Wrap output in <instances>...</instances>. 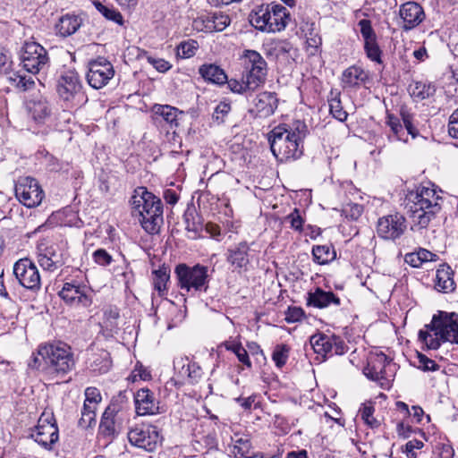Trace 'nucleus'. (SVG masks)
I'll use <instances>...</instances> for the list:
<instances>
[{
    "mask_svg": "<svg viewBox=\"0 0 458 458\" xmlns=\"http://www.w3.org/2000/svg\"><path fill=\"white\" fill-rule=\"evenodd\" d=\"M399 16L402 20L403 30H411L419 26L425 19L422 6L415 2H407L399 8Z\"/></svg>",
    "mask_w": 458,
    "mask_h": 458,
    "instance_id": "nucleus-20",
    "label": "nucleus"
},
{
    "mask_svg": "<svg viewBox=\"0 0 458 458\" xmlns=\"http://www.w3.org/2000/svg\"><path fill=\"white\" fill-rule=\"evenodd\" d=\"M340 299L332 292H327L318 287L314 292L309 293L307 304L318 309H323L331 305L339 306Z\"/></svg>",
    "mask_w": 458,
    "mask_h": 458,
    "instance_id": "nucleus-26",
    "label": "nucleus"
},
{
    "mask_svg": "<svg viewBox=\"0 0 458 458\" xmlns=\"http://www.w3.org/2000/svg\"><path fill=\"white\" fill-rule=\"evenodd\" d=\"M364 50L367 55V57L373 62L377 64H381V54L382 51L377 44V39L369 40L364 42Z\"/></svg>",
    "mask_w": 458,
    "mask_h": 458,
    "instance_id": "nucleus-45",
    "label": "nucleus"
},
{
    "mask_svg": "<svg viewBox=\"0 0 458 458\" xmlns=\"http://www.w3.org/2000/svg\"><path fill=\"white\" fill-rule=\"evenodd\" d=\"M28 109L32 118L38 123L44 122L52 111L49 102L43 96H38L30 100Z\"/></svg>",
    "mask_w": 458,
    "mask_h": 458,
    "instance_id": "nucleus-28",
    "label": "nucleus"
},
{
    "mask_svg": "<svg viewBox=\"0 0 458 458\" xmlns=\"http://www.w3.org/2000/svg\"><path fill=\"white\" fill-rule=\"evenodd\" d=\"M406 227L405 217L399 213H395L378 219L377 233L383 239L394 241L403 234Z\"/></svg>",
    "mask_w": 458,
    "mask_h": 458,
    "instance_id": "nucleus-18",
    "label": "nucleus"
},
{
    "mask_svg": "<svg viewBox=\"0 0 458 458\" xmlns=\"http://www.w3.org/2000/svg\"><path fill=\"white\" fill-rule=\"evenodd\" d=\"M17 199L27 208H36L41 204L45 193L38 182L32 177L20 178L15 184Z\"/></svg>",
    "mask_w": 458,
    "mask_h": 458,
    "instance_id": "nucleus-10",
    "label": "nucleus"
},
{
    "mask_svg": "<svg viewBox=\"0 0 458 458\" xmlns=\"http://www.w3.org/2000/svg\"><path fill=\"white\" fill-rule=\"evenodd\" d=\"M252 448L250 437L249 435L234 433L231 437L229 449L234 458H244L249 454Z\"/></svg>",
    "mask_w": 458,
    "mask_h": 458,
    "instance_id": "nucleus-29",
    "label": "nucleus"
},
{
    "mask_svg": "<svg viewBox=\"0 0 458 458\" xmlns=\"http://www.w3.org/2000/svg\"><path fill=\"white\" fill-rule=\"evenodd\" d=\"M177 286L186 293H206L208 288V267L200 264L189 266L185 263L178 264L174 268Z\"/></svg>",
    "mask_w": 458,
    "mask_h": 458,
    "instance_id": "nucleus-7",
    "label": "nucleus"
},
{
    "mask_svg": "<svg viewBox=\"0 0 458 458\" xmlns=\"http://www.w3.org/2000/svg\"><path fill=\"white\" fill-rule=\"evenodd\" d=\"M150 377V373L141 364H137L130 376L132 381H136L138 378L148 380Z\"/></svg>",
    "mask_w": 458,
    "mask_h": 458,
    "instance_id": "nucleus-60",
    "label": "nucleus"
},
{
    "mask_svg": "<svg viewBox=\"0 0 458 458\" xmlns=\"http://www.w3.org/2000/svg\"><path fill=\"white\" fill-rule=\"evenodd\" d=\"M13 274L19 283L31 291H38L41 286L38 269L29 259H21L13 266Z\"/></svg>",
    "mask_w": 458,
    "mask_h": 458,
    "instance_id": "nucleus-17",
    "label": "nucleus"
},
{
    "mask_svg": "<svg viewBox=\"0 0 458 458\" xmlns=\"http://www.w3.org/2000/svg\"><path fill=\"white\" fill-rule=\"evenodd\" d=\"M82 25L81 16L74 13L62 15L55 26L56 35L66 38L74 34Z\"/></svg>",
    "mask_w": 458,
    "mask_h": 458,
    "instance_id": "nucleus-27",
    "label": "nucleus"
},
{
    "mask_svg": "<svg viewBox=\"0 0 458 458\" xmlns=\"http://www.w3.org/2000/svg\"><path fill=\"white\" fill-rule=\"evenodd\" d=\"M255 111L259 117H267L272 115L278 106V99L275 93L261 92L255 100Z\"/></svg>",
    "mask_w": 458,
    "mask_h": 458,
    "instance_id": "nucleus-25",
    "label": "nucleus"
},
{
    "mask_svg": "<svg viewBox=\"0 0 458 458\" xmlns=\"http://www.w3.org/2000/svg\"><path fill=\"white\" fill-rule=\"evenodd\" d=\"M419 368L424 371H437L439 369V365L435 360L428 358L424 354H419Z\"/></svg>",
    "mask_w": 458,
    "mask_h": 458,
    "instance_id": "nucleus-57",
    "label": "nucleus"
},
{
    "mask_svg": "<svg viewBox=\"0 0 458 458\" xmlns=\"http://www.w3.org/2000/svg\"><path fill=\"white\" fill-rule=\"evenodd\" d=\"M92 256L94 261L99 266H107L113 260L112 256L104 249H98Z\"/></svg>",
    "mask_w": 458,
    "mask_h": 458,
    "instance_id": "nucleus-56",
    "label": "nucleus"
},
{
    "mask_svg": "<svg viewBox=\"0 0 458 458\" xmlns=\"http://www.w3.org/2000/svg\"><path fill=\"white\" fill-rule=\"evenodd\" d=\"M448 132L453 138L458 139V108L453 112L449 118Z\"/></svg>",
    "mask_w": 458,
    "mask_h": 458,
    "instance_id": "nucleus-62",
    "label": "nucleus"
},
{
    "mask_svg": "<svg viewBox=\"0 0 458 458\" xmlns=\"http://www.w3.org/2000/svg\"><path fill=\"white\" fill-rule=\"evenodd\" d=\"M136 412L140 416L158 413L159 406L154 394L148 388H141L134 395Z\"/></svg>",
    "mask_w": 458,
    "mask_h": 458,
    "instance_id": "nucleus-22",
    "label": "nucleus"
},
{
    "mask_svg": "<svg viewBox=\"0 0 458 458\" xmlns=\"http://www.w3.org/2000/svg\"><path fill=\"white\" fill-rule=\"evenodd\" d=\"M75 365L71 347L63 342H49L41 344L37 350L30 366L32 369L44 371L49 376H64Z\"/></svg>",
    "mask_w": 458,
    "mask_h": 458,
    "instance_id": "nucleus-1",
    "label": "nucleus"
},
{
    "mask_svg": "<svg viewBox=\"0 0 458 458\" xmlns=\"http://www.w3.org/2000/svg\"><path fill=\"white\" fill-rule=\"evenodd\" d=\"M267 46H271V49L275 51L276 56L288 54L292 49V45L284 40L271 41L267 43Z\"/></svg>",
    "mask_w": 458,
    "mask_h": 458,
    "instance_id": "nucleus-55",
    "label": "nucleus"
},
{
    "mask_svg": "<svg viewBox=\"0 0 458 458\" xmlns=\"http://www.w3.org/2000/svg\"><path fill=\"white\" fill-rule=\"evenodd\" d=\"M410 94L416 100H424L433 96L436 92V88L430 83L422 81H416L410 86Z\"/></svg>",
    "mask_w": 458,
    "mask_h": 458,
    "instance_id": "nucleus-36",
    "label": "nucleus"
},
{
    "mask_svg": "<svg viewBox=\"0 0 458 458\" xmlns=\"http://www.w3.org/2000/svg\"><path fill=\"white\" fill-rule=\"evenodd\" d=\"M440 199L434 185H419L408 192L406 208L412 223L411 229H424L428 226L441 210Z\"/></svg>",
    "mask_w": 458,
    "mask_h": 458,
    "instance_id": "nucleus-2",
    "label": "nucleus"
},
{
    "mask_svg": "<svg viewBox=\"0 0 458 458\" xmlns=\"http://www.w3.org/2000/svg\"><path fill=\"white\" fill-rule=\"evenodd\" d=\"M391 360L382 352H371L368 358L367 366L364 368V375L371 380L377 381L382 387H387V367Z\"/></svg>",
    "mask_w": 458,
    "mask_h": 458,
    "instance_id": "nucleus-16",
    "label": "nucleus"
},
{
    "mask_svg": "<svg viewBox=\"0 0 458 458\" xmlns=\"http://www.w3.org/2000/svg\"><path fill=\"white\" fill-rule=\"evenodd\" d=\"M199 47V45L195 39L183 40L176 47V55L183 59L191 58L196 55Z\"/></svg>",
    "mask_w": 458,
    "mask_h": 458,
    "instance_id": "nucleus-40",
    "label": "nucleus"
},
{
    "mask_svg": "<svg viewBox=\"0 0 458 458\" xmlns=\"http://www.w3.org/2000/svg\"><path fill=\"white\" fill-rule=\"evenodd\" d=\"M148 61L149 64H151L155 67V69H157L160 72H165L172 67L170 63L165 59H161V58L157 59L154 57H148Z\"/></svg>",
    "mask_w": 458,
    "mask_h": 458,
    "instance_id": "nucleus-64",
    "label": "nucleus"
},
{
    "mask_svg": "<svg viewBox=\"0 0 458 458\" xmlns=\"http://www.w3.org/2000/svg\"><path fill=\"white\" fill-rule=\"evenodd\" d=\"M178 109L168 105H156L154 113L170 125L177 126Z\"/></svg>",
    "mask_w": 458,
    "mask_h": 458,
    "instance_id": "nucleus-38",
    "label": "nucleus"
},
{
    "mask_svg": "<svg viewBox=\"0 0 458 458\" xmlns=\"http://www.w3.org/2000/svg\"><path fill=\"white\" fill-rule=\"evenodd\" d=\"M131 212L139 217L142 228L148 233H158L163 224V204L159 198L145 187L134 190L130 200Z\"/></svg>",
    "mask_w": 458,
    "mask_h": 458,
    "instance_id": "nucleus-4",
    "label": "nucleus"
},
{
    "mask_svg": "<svg viewBox=\"0 0 458 458\" xmlns=\"http://www.w3.org/2000/svg\"><path fill=\"white\" fill-rule=\"evenodd\" d=\"M453 276L454 273L451 267L446 264L441 265L437 270L436 289L444 293L453 292L455 288V283Z\"/></svg>",
    "mask_w": 458,
    "mask_h": 458,
    "instance_id": "nucleus-30",
    "label": "nucleus"
},
{
    "mask_svg": "<svg viewBox=\"0 0 458 458\" xmlns=\"http://www.w3.org/2000/svg\"><path fill=\"white\" fill-rule=\"evenodd\" d=\"M185 228L188 232H192L197 234L202 229V223L200 217L194 212H187L184 215Z\"/></svg>",
    "mask_w": 458,
    "mask_h": 458,
    "instance_id": "nucleus-47",
    "label": "nucleus"
},
{
    "mask_svg": "<svg viewBox=\"0 0 458 458\" xmlns=\"http://www.w3.org/2000/svg\"><path fill=\"white\" fill-rule=\"evenodd\" d=\"M369 76L365 71L358 66L347 68L342 76V82L345 87H355L368 80Z\"/></svg>",
    "mask_w": 458,
    "mask_h": 458,
    "instance_id": "nucleus-34",
    "label": "nucleus"
},
{
    "mask_svg": "<svg viewBox=\"0 0 458 458\" xmlns=\"http://www.w3.org/2000/svg\"><path fill=\"white\" fill-rule=\"evenodd\" d=\"M38 262H39V265L46 270H48V271H54L55 270L58 266L60 265L59 263L56 262V260L54 259H49L48 256L47 257L46 255H43V254H39V257H38Z\"/></svg>",
    "mask_w": 458,
    "mask_h": 458,
    "instance_id": "nucleus-63",
    "label": "nucleus"
},
{
    "mask_svg": "<svg viewBox=\"0 0 458 458\" xmlns=\"http://www.w3.org/2000/svg\"><path fill=\"white\" fill-rule=\"evenodd\" d=\"M289 17L284 5L273 2L256 6L250 13V22L259 30L276 32L285 29Z\"/></svg>",
    "mask_w": 458,
    "mask_h": 458,
    "instance_id": "nucleus-6",
    "label": "nucleus"
},
{
    "mask_svg": "<svg viewBox=\"0 0 458 458\" xmlns=\"http://www.w3.org/2000/svg\"><path fill=\"white\" fill-rule=\"evenodd\" d=\"M112 365L110 354L105 350H101L98 354L93 355L90 358V369L99 374L106 373Z\"/></svg>",
    "mask_w": 458,
    "mask_h": 458,
    "instance_id": "nucleus-35",
    "label": "nucleus"
},
{
    "mask_svg": "<svg viewBox=\"0 0 458 458\" xmlns=\"http://www.w3.org/2000/svg\"><path fill=\"white\" fill-rule=\"evenodd\" d=\"M170 280V268L168 266L163 265L157 269L152 271V282L154 289L160 296L167 292V284Z\"/></svg>",
    "mask_w": 458,
    "mask_h": 458,
    "instance_id": "nucleus-33",
    "label": "nucleus"
},
{
    "mask_svg": "<svg viewBox=\"0 0 458 458\" xmlns=\"http://www.w3.org/2000/svg\"><path fill=\"white\" fill-rule=\"evenodd\" d=\"M243 60L247 82L252 89H258L266 81L267 65L262 55L255 50H244Z\"/></svg>",
    "mask_w": 458,
    "mask_h": 458,
    "instance_id": "nucleus-9",
    "label": "nucleus"
},
{
    "mask_svg": "<svg viewBox=\"0 0 458 458\" xmlns=\"http://www.w3.org/2000/svg\"><path fill=\"white\" fill-rule=\"evenodd\" d=\"M285 220L290 224L293 229L299 232L302 231L304 220L298 208H294L293 211L285 217Z\"/></svg>",
    "mask_w": 458,
    "mask_h": 458,
    "instance_id": "nucleus-52",
    "label": "nucleus"
},
{
    "mask_svg": "<svg viewBox=\"0 0 458 458\" xmlns=\"http://www.w3.org/2000/svg\"><path fill=\"white\" fill-rule=\"evenodd\" d=\"M249 250L250 246L247 242H241L234 247L228 249L226 260L235 269L246 268L250 262Z\"/></svg>",
    "mask_w": 458,
    "mask_h": 458,
    "instance_id": "nucleus-24",
    "label": "nucleus"
},
{
    "mask_svg": "<svg viewBox=\"0 0 458 458\" xmlns=\"http://www.w3.org/2000/svg\"><path fill=\"white\" fill-rule=\"evenodd\" d=\"M97 9L99 13L106 17L107 20L113 21L115 23L122 25L123 22V19L120 12L114 8L107 7L100 3L96 4Z\"/></svg>",
    "mask_w": 458,
    "mask_h": 458,
    "instance_id": "nucleus-48",
    "label": "nucleus"
},
{
    "mask_svg": "<svg viewBox=\"0 0 458 458\" xmlns=\"http://www.w3.org/2000/svg\"><path fill=\"white\" fill-rule=\"evenodd\" d=\"M211 32L223 31L231 22V19L227 14L222 13H215L210 15Z\"/></svg>",
    "mask_w": 458,
    "mask_h": 458,
    "instance_id": "nucleus-43",
    "label": "nucleus"
},
{
    "mask_svg": "<svg viewBox=\"0 0 458 458\" xmlns=\"http://www.w3.org/2000/svg\"><path fill=\"white\" fill-rule=\"evenodd\" d=\"M98 404L84 402L81 411V417L79 420V425L82 428L90 427L91 424L96 422V410Z\"/></svg>",
    "mask_w": 458,
    "mask_h": 458,
    "instance_id": "nucleus-42",
    "label": "nucleus"
},
{
    "mask_svg": "<svg viewBox=\"0 0 458 458\" xmlns=\"http://www.w3.org/2000/svg\"><path fill=\"white\" fill-rule=\"evenodd\" d=\"M361 37L366 41L377 39V35L372 28L371 21L368 19H362L358 22Z\"/></svg>",
    "mask_w": 458,
    "mask_h": 458,
    "instance_id": "nucleus-50",
    "label": "nucleus"
},
{
    "mask_svg": "<svg viewBox=\"0 0 458 458\" xmlns=\"http://www.w3.org/2000/svg\"><path fill=\"white\" fill-rule=\"evenodd\" d=\"M374 407L371 404H363L362 407L359 410V414L361 420L371 428H375L379 427V421L374 418Z\"/></svg>",
    "mask_w": 458,
    "mask_h": 458,
    "instance_id": "nucleus-44",
    "label": "nucleus"
},
{
    "mask_svg": "<svg viewBox=\"0 0 458 458\" xmlns=\"http://www.w3.org/2000/svg\"><path fill=\"white\" fill-rule=\"evenodd\" d=\"M343 212L346 217L352 220H357L361 216L363 208L360 204L351 203L344 208Z\"/></svg>",
    "mask_w": 458,
    "mask_h": 458,
    "instance_id": "nucleus-54",
    "label": "nucleus"
},
{
    "mask_svg": "<svg viewBox=\"0 0 458 458\" xmlns=\"http://www.w3.org/2000/svg\"><path fill=\"white\" fill-rule=\"evenodd\" d=\"M454 317H432L419 331V341L428 350H437L443 343L458 344V322Z\"/></svg>",
    "mask_w": 458,
    "mask_h": 458,
    "instance_id": "nucleus-5",
    "label": "nucleus"
},
{
    "mask_svg": "<svg viewBox=\"0 0 458 458\" xmlns=\"http://www.w3.org/2000/svg\"><path fill=\"white\" fill-rule=\"evenodd\" d=\"M114 76V66L106 58L98 57L89 62L86 79L89 85L93 89H102L107 85Z\"/></svg>",
    "mask_w": 458,
    "mask_h": 458,
    "instance_id": "nucleus-11",
    "label": "nucleus"
},
{
    "mask_svg": "<svg viewBox=\"0 0 458 458\" xmlns=\"http://www.w3.org/2000/svg\"><path fill=\"white\" fill-rule=\"evenodd\" d=\"M59 296L69 305L76 308H88L92 299L84 290L73 284L65 283L59 293Z\"/></svg>",
    "mask_w": 458,
    "mask_h": 458,
    "instance_id": "nucleus-21",
    "label": "nucleus"
},
{
    "mask_svg": "<svg viewBox=\"0 0 458 458\" xmlns=\"http://www.w3.org/2000/svg\"><path fill=\"white\" fill-rule=\"evenodd\" d=\"M101 394L98 388L96 387H88L85 390V401L89 403L98 404L101 401Z\"/></svg>",
    "mask_w": 458,
    "mask_h": 458,
    "instance_id": "nucleus-61",
    "label": "nucleus"
},
{
    "mask_svg": "<svg viewBox=\"0 0 458 458\" xmlns=\"http://www.w3.org/2000/svg\"><path fill=\"white\" fill-rule=\"evenodd\" d=\"M330 96L331 97L328 98L330 114L333 115V117L340 122L345 121L347 119L348 114L343 108L340 99V93L331 91Z\"/></svg>",
    "mask_w": 458,
    "mask_h": 458,
    "instance_id": "nucleus-37",
    "label": "nucleus"
},
{
    "mask_svg": "<svg viewBox=\"0 0 458 458\" xmlns=\"http://www.w3.org/2000/svg\"><path fill=\"white\" fill-rule=\"evenodd\" d=\"M81 89L79 75L72 72H65L59 79L57 92L64 100L72 99Z\"/></svg>",
    "mask_w": 458,
    "mask_h": 458,
    "instance_id": "nucleus-23",
    "label": "nucleus"
},
{
    "mask_svg": "<svg viewBox=\"0 0 458 458\" xmlns=\"http://www.w3.org/2000/svg\"><path fill=\"white\" fill-rule=\"evenodd\" d=\"M21 59L27 72L37 74L47 65L49 58L47 50L41 45L37 42H26L22 47Z\"/></svg>",
    "mask_w": 458,
    "mask_h": 458,
    "instance_id": "nucleus-12",
    "label": "nucleus"
},
{
    "mask_svg": "<svg viewBox=\"0 0 458 458\" xmlns=\"http://www.w3.org/2000/svg\"><path fill=\"white\" fill-rule=\"evenodd\" d=\"M187 361L188 379L191 383L197 382L202 375L201 368L195 362Z\"/></svg>",
    "mask_w": 458,
    "mask_h": 458,
    "instance_id": "nucleus-59",
    "label": "nucleus"
},
{
    "mask_svg": "<svg viewBox=\"0 0 458 458\" xmlns=\"http://www.w3.org/2000/svg\"><path fill=\"white\" fill-rule=\"evenodd\" d=\"M314 260L320 265L327 264L335 258V251L329 245H318L312 249Z\"/></svg>",
    "mask_w": 458,
    "mask_h": 458,
    "instance_id": "nucleus-41",
    "label": "nucleus"
},
{
    "mask_svg": "<svg viewBox=\"0 0 458 458\" xmlns=\"http://www.w3.org/2000/svg\"><path fill=\"white\" fill-rule=\"evenodd\" d=\"M128 421L127 415L121 410L116 403H111L107 406L102 415L100 421V430L105 436H114L118 434Z\"/></svg>",
    "mask_w": 458,
    "mask_h": 458,
    "instance_id": "nucleus-19",
    "label": "nucleus"
},
{
    "mask_svg": "<svg viewBox=\"0 0 458 458\" xmlns=\"http://www.w3.org/2000/svg\"><path fill=\"white\" fill-rule=\"evenodd\" d=\"M8 80L13 87L21 91L31 89L35 84L31 76L21 75L19 72H11Z\"/></svg>",
    "mask_w": 458,
    "mask_h": 458,
    "instance_id": "nucleus-39",
    "label": "nucleus"
},
{
    "mask_svg": "<svg viewBox=\"0 0 458 458\" xmlns=\"http://www.w3.org/2000/svg\"><path fill=\"white\" fill-rule=\"evenodd\" d=\"M438 259V256L426 249L420 248L417 251L407 253L404 260L413 267H420L424 263L434 262Z\"/></svg>",
    "mask_w": 458,
    "mask_h": 458,
    "instance_id": "nucleus-32",
    "label": "nucleus"
},
{
    "mask_svg": "<svg viewBox=\"0 0 458 458\" xmlns=\"http://www.w3.org/2000/svg\"><path fill=\"white\" fill-rule=\"evenodd\" d=\"M31 438L46 449H51L59 439V431L54 412L50 410H45L38 424L31 430Z\"/></svg>",
    "mask_w": 458,
    "mask_h": 458,
    "instance_id": "nucleus-8",
    "label": "nucleus"
},
{
    "mask_svg": "<svg viewBox=\"0 0 458 458\" xmlns=\"http://www.w3.org/2000/svg\"><path fill=\"white\" fill-rule=\"evenodd\" d=\"M229 89L234 92V93H243L248 90L254 91L257 89H252L247 82V77L243 75L242 81H239L237 80L231 79L229 81H226Z\"/></svg>",
    "mask_w": 458,
    "mask_h": 458,
    "instance_id": "nucleus-51",
    "label": "nucleus"
},
{
    "mask_svg": "<svg viewBox=\"0 0 458 458\" xmlns=\"http://www.w3.org/2000/svg\"><path fill=\"white\" fill-rule=\"evenodd\" d=\"M310 343L314 352L322 357L327 355H343L348 351V345L345 342L336 335H313L310 339Z\"/></svg>",
    "mask_w": 458,
    "mask_h": 458,
    "instance_id": "nucleus-13",
    "label": "nucleus"
},
{
    "mask_svg": "<svg viewBox=\"0 0 458 458\" xmlns=\"http://www.w3.org/2000/svg\"><path fill=\"white\" fill-rule=\"evenodd\" d=\"M199 73L205 81L212 83L224 84L227 81L225 71L213 64L201 65L199 68Z\"/></svg>",
    "mask_w": 458,
    "mask_h": 458,
    "instance_id": "nucleus-31",
    "label": "nucleus"
},
{
    "mask_svg": "<svg viewBox=\"0 0 458 458\" xmlns=\"http://www.w3.org/2000/svg\"><path fill=\"white\" fill-rule=\"evenodd\" d=\"M210 15H201L197 17L192 21L194 30L202 32H211Z\"/></svg>",
    "mask_w": 458,
    "mask_h": 458,
    "instance_id": "nucleus-53",
    "label": "nucleus"
},
{
    "mask_svg": "<svg viewBox=\"0 0 458 458\" xmlns=\"http://www.w3.org/2000/svg\"><path fill=\"white\" fill-rule=\"evenodd\" d=\"M225 345L227 350H230L235 353L239 361L248 367L251 366V362L250 360L247 351L240 344H225Z\"/></svg>",
    "mask_w": 458,
    "mask_h": 458,
    "instance_id": "nucleus-49",
    "label": "nucleus"
},
{
    "mask_svg": "<svg viewBox=\"0 0 458 458\" xmlns=\"http://www.w3.org/2000/svg\"><path fill=\"white\" fill-rule=\"evenodd\" d=\"M290 348L286 344L276 345L272 353V360L276 367L282 368L285 365L289 357Z\"/></svg>",
    "mask_w": 458,
    "mask_h": 458,
    "instance_id": "nucleus-46",
    "label": "nucleus"
},
{
    "mask_svg": "<svg viewBox=\"0 0 458 458\" xmlns=\"http://www.w3.org/2000/svg\"><path fill=\"white\" fill-rule=\"evenodd\" d=\"M306 136V125L298 121L293 129L286 125H278L268 133L270 149L280 162L295 160L303 154V139Z\"/></svg>",
    "mask_w": 458,
    "mask_h": 458,
    "instance_id": "nucleus-3",
    "label": "nucleus"
},
{
    "mask_svg": "<svg viewBox=\"0 0 458 458\" xmlns=\"http://www.w3.org/2000/svg\"><path fill=\"white\" fill-rule=\"evenodd\" d=\"M230 111L231 105L229 103L220 102L215 109L213 118L218 123H223L225 117L229 114Z\"/></svg>",
    "mask_w": 458,
    "mask_h": 458,
    "instance_id": "nucleus-58",
    "label": "nucleus"
},
{
    "mask_svg": "<svg viewBox=\"0 0 458 458\" xmlns=\"http://www.w3.org/2000/svg\"><path fill=\"white\" fill-rule=\"evenodd\" d=\"M401 116L403 125L397 116L393 114H387L386 123L392 131V135H389L388 138L390 140H395L407 142L408 139L405 137L404 128L407 134H410L413 139L418 136L419 131L414 126L413 116L410 113L402 110Z\"/></svg>",
    "mask_w": 458,
    "mask_h": 458,
    "instance_id": "nucleus-15",
    "label": "nucleus"
},
{
    "mask_svg": "<svg viewBox=\"0 0 458 458\" xmlns=\"http://www.w3.org/2000/svg\"><path fill=\"white\" fill-rule=\"evenodd\" d=\"M129 442L140 448L151 452L160 442L157 428L152 425H140L128 432Z\"/></svg>",
    "mask_w": 458,
    "mask_h": 458,
    "instance_id": "nucleus-14",
    "label": "nucleus"
}]
</instances>
